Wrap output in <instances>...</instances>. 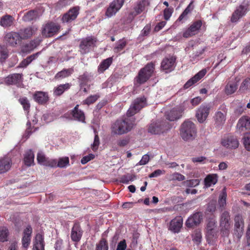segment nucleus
Instances as JSON below:
<instances>
[{"label":"nucleus","instance_id":"35","mask_svg":"<svg viewBox=\"0 0 250 250\" xmlns=\"http://www.w3.org/2000/svg\"><path fill=\"white\" fill-rule=\"evenodd\" d=\"M32 35L33 29L31 27H27L23 29H21L19 33H17V36H18L21 39L29 38Z\"/></svg>","mask_w":250,"mask_h":250},{"label":"nucleus","instance_id":"45","mask_svg":"<svg viewBox=\"0 0 250 250\" xmlns=\"http://www.w3.org/2000/svg\"><path fill=\"white\" fill-rule=\"evenodd\" d=\"M214 118L217 125L223 124L226 120L225 111L223 110V112L220 111L216 112Z\"/></svg>","mask_w":250,"mask_h":250},{"label":"nucleus","instance_id":"39","mask_svg":"<svg viewBox=\"0 0 250 250\" xmlns=\"http://www.w3.org/2000/svg\"><path fill=\"white\" fill-rule=\"evenodd\" d=\"M38 16V12L37 10H30L23 16L22 19L24 21H31L37 19Z\"/></svg>","mask_w":250,"mask_h":250},{"label":"nucleus","instance_id":"43","mask_svg":"<svg viewBox=\"0 0 250 250\" xmlns=\"http://www.w3.org/2000/svg\"><path fill=\"white\" fill-rule=\"evenodd\" d=\"M79 84L81 88L85 86L90 81V76L87 72H85L78 78Z\"/></svg>","mask_w":250,"mask_h":250},{"label":"nucleus","instance_id":"59","mask_svg":"<svg viewBox=\"0 0 250 250\" xmlns=\"http://www.w3.org/2000/svg\"><path fill=\"white\" fill-rule=\"evenodd\" d=\"M243 144L245 148L250 151V134L246 135L243 138Z\"/></svg>","mask_w":250,"mask_h":250},{"label":"nucleus","instance_id":"40","mask_svg":"<svg viewBox=\"0 0 250 250\" xmlns=\"http://www.w3.org/2000/svg\"><path fill=\"white\" fill-rule=\"evenodd\" d=\"M71 113V116L67 117L68 119L77 120L82 122L84 121L85 117L82 110H72Z\"/></svg>","mask_w":250,"mask_h":250},{"label":"nucleus","instance_id":"25","mask_svg":"<svg viewBox=\"0 0 250 250\" xmlns=\"http://www.w3.org/2000/svg\"><path fill=\"white\" fill-rule=\"evenodd\" d=\"M147 105V100L145 96H143L135 99L132 102L129 109H142Z\"/></svg>","mask_w":250,"mask_h":250},{"label":"nucleus","instance_id":"27","mask_svg":"<svg viewBox=\"0 0 250 250\" xmlns=\"http://www.w3.org/2000/svg\"><path fill=\"white\" fill-rule=\"evenodd\" d=\"M33 250H44V238L42 234H36L33 241Z\"/></svg>","mask_w":250,"mask_h":250},{"label":"nucleus","instance_id":"24","mask_svg":"<svg viewBox=\"0 0 250 250\" xmlns=\"http://www.w3.org/2000/svg\"><path fill=\"white\" fill-rule=\"evenodd\" d=\"M202 220V213L200 212H196L187 220L186 224L188 227H192L199 225Z\"/></svg>","mask_w":250,"mask_h":250},{"label":"nucleus","instance_id":"30","mask_svg":"<svg viewBox=\"0 0 250 250\" xmlns=\"http://www.w3.org/2000/svg\"><path fill=\"white\" fill-rule=\"evenodd\" d=\"M41 54V51L38 52L35 54L28 56L26 59H23L17 67V68H25L32 62L36 59Z\"/></svg>","mask_w":250,"mask_h":250},{"label":"nucleus","instance_id":"60","mask_svg":"<svg viewBox=\"0 0 250 250\" xmlns=\"http://www.w3.org/2000/svg\"><path fill=\"white\" fill-rule=\"evenodd\" d=\"M20 104L22 105L24 109H28L30 107V104L28 100L26 97L21 98L19 100Z\"/></svg>","mask_w":250,"mask_h":250},{"label":"nucleus","instance_id":"22","mask_svg":"<svg viewBox=\"0 0 250 250\" xmlns=\"http://www.w3.org/2000/svg\"><path fill=\"white\" fill-rule=\"evenodd\" d=\"M34 101L39 104L44 105L49 101V96L47 93L41 91H35L33 95Z\"/></svg>","mask_w":250,"mask_h":250},{"label":"nucleus","instance_id":"41","mask_svg":"<svg viewBox=\"0 0 250 250\" xmlns=\"http://www.w3.org/2000/svg\"><path fill=\"white\" fill-rule=\"evenodd\" d=\"M127 43V42L125 38L120 40L116 42V46L113 48L114 52L116 53L121 52L125 48Z\"/></svg>","mask_w":250,"mask_h":250},{"label":"nucleus","instance_id":"37","mask_svg":"<svg viewBox=\"0 0 250 250\" xmlns=\"http://www.w3.org/2000/svg\"><path fill=\"white\" fill-rule=\"evenodd\" d=\"M238 85L236 82L229 81L225 86V93L227 95H231L236 91Z\"/></svg>","mask_w":250,"mask_h":250},{"label":"nucleus","instance_id":"55","mask_svg":"<svg viewBox=\"0 0 250 250\" xmlns=\"http://www.w3.org/2000/svg\"><path fill=\"white\" fill-rule=\"evenodd\" d=\"M8 56L6 49L0 45V62H4Z\"/></svg>","mask_w":250,"mask_h":250},{"label":"nucleus","instance_id":"34","mask_svg":"<svg viewBox=\"0 0 250 250\" xmlns=\"http://www.w3.org/2000/svg\"><path fill=\"white\" fill-rule=\"evenodd\" d=\"M218 181V176L216 174H209L204 180L205 185L208 188L214 185Z\"/></svg>","mask_w":250,"mask_h":250},{"label":"nucleus","instance_id":"47","mask_svg":"<svg viewBox=\"0 0 250 250\" xmlns=\"http://www.w3.org/2000/svg\"><path fill=\"white\" fill-rule=\"evenodd\" d=\"M37 159L38 163L41 165L45 166L48 161V158L46 157L44 154L40 151L37 154Z\"/></svg>","mask_w":250,"mask_h":250},{"label":"nucleus","instance_id":"5","mask_svg":"<svg viewBox=\"0 0 250 250\" xmlns=\"http://www.w3.org/2000/svg\"><path fill=\"white\" fill-rule=\"evenodd\" d=\"M220 233L222 237H228L231 228L229 213L227 211L222 213L219 219Z\"/></svg>","mask_w":250,"mask_h":250},{"label":"nucleus","instance_id":"61","mask_svg":"<svg viewBox=\"0 0 250 250\" xmlns=\"http://www.w3.org/2000/svg\"><path fill=\"white\" fill-rule=\"evenodd\" d=\"M42 42V39L41 38L38 37L33 40L29 42L30 43V45L32 46V48L34 49L40 44Z\"/></svg>","mask_w":250,"mask_h":250},{"label":"nucleus","instance_id":"44","mask_svg":"<svg viewBox=\"0 0 250 250\" xmlns=\"http://www.w3.org/2000/svg\"><path fill=\"white\" fill-rule=\"evenodd\" d=\"M208 114V110H197L196 117L198 121L202 123L207 119Z\"/></svg>","mask_w":250,"mask_h":250},{"label":"nucleus","instance_id":"46","mask_svg":"<svg viewBox=\"0 0 250 250\" xmlns=\"http://www.w3.org/2000/svg\"><path fill=\"white\" fill-rule=\"evenodd\" d=\"M250 90V78H246L241 83L239 91L245 93L246 91Z\"/></svg>","mask_w":250,"mask_h":250},{"label":"nucleus","instance_id":"26","mask_svg":"<svg viewBox=\"0 0 250 250\" xmlns=\"http://www.w3.org/2000/svg\"><path fill=\"white\" fill-rule=\"evenodd\" d=\"M165 116L169 121H175L180 119L183 115V110H166Z\"/></svg>","mask_w":250,"mask_h":250},{"label":"nucleus","instance_id":"18","mask_svg":"<svg viewBox=\"0 0 250 250\" xmlns=\"http://www.w3.org/2000/svg\"><path fill=\"white\" fill-rule=\"evenodd\" d=\"M32 229L31 226H28L24 230L21 239L22 249L27 250L31 242V237Z\"/></svg>","mask_w":250,"mask_h":250},{"label":"nucleus","instance_id":"57","mask_svg":"<svg viewBox=\"0 0 250 250\" xmlns=\"http://www.w3.org/2000/svg\"><path fill=\"white\" fill-rule=\"evenodd\" d=\"M135 178L134 175H126L123 176L121 179V182L124 184H128L130 181H133Z\"/></svg>","mask_w":250,"mask_h":250},{"label":"nucleus","instance_id":"8","mask_svg":"<svg viewBox=\"0 0 250 250\" xmlns=\"http://www.w3.org/2000/svg\"><path fill=\"white\" fill-rule=\"evenodd\" d=\"M37 110H28L27 114L28 122L27 125L28 128L26 129L25 133L23 135V142L25 141L32 133L31 129L30 128L31 124L35 125L38 121L37 119Z\"/></svg>","mask_w":250,"mask_h":250},{"label":"nucleus","instance_id":"7","mask_svg":"<svg viewBox=\"0 0 250 250\" xmlns=\"http://www.w3.org/2000/svg\"><path fill=\"white\" fill-rule=\"evenodd\" d=\"M97 39L94 36H89L82 40L79 47L82 54L88 53L91 48L96 46Z\"/></svg>","mask_w":250,"mask_h":250},{"label":"nucleus","instance_id":"49","mask_svg":"<svg viewBox=\"0 0 250 250\" xmlns=\"http://www.w3.org/2000/svg\"><path fill=\"white\" fill-rule=\"evenodd\" d=\"M217 227V221L215 218H209L207 221L206 230L215 229Z\"/></svg>","mask_w":250,"mask_h":250},{"label":"nucleus","instance_id":"36","mask_svg":"<svg viewBox=\"0 0 250 250\" xmlns=\"http://www.w3.org/2000/svg\"><path fill=\"white\" fill-rule=\"evenodd\" d=\"M73 69L72 68L63 69L56 74L55 76V78L58 80H61L65 78L70 76L73 73Z\"/></svg>","mask_w":250,"mask_h":250},{"label":"nucleus","instance_id":"20","mask_svg":"<svg viewBox=\"0 0 250 250\" xmlns=\"http://www.w3.org/2000/svg\"><path fill=\"white\" fill-rule=\"evenodd\" d=\"M221 143L224 146L231 149L237 148L239 144L237 139L233 136H229L224 138Z\"/></svg>","mask_w":250,"mask_h":250},{"label":"nucleus","instance_id":"53","mask_svg":"<svg viewBox=\"0 0 250 250\" xmlns=\"http://www.w3.org/2000/svg\"><path fill=\"white\" fill-rule=\"evenodd\" d=\"M199 179H192L184 181L183 185L187 187H193L199 185Z\"/></svg>","mask_w":250,"mask_h":250},{"label":"nucleus","instance_id":"4","mask_svg":"<svg viewBox=\"0 0 250 250\" xmlns=\"http://www.w3.org/2000/svg\"><path fill=\"white\" fill-rule=\"evenodd\" d=\"M171 128V125L166 121L157 120L148 125L147 132L152 135H161L167 132Z\"/></svg>","mask_w":250,"mask_h":250},{"label":"nucleus","instance_id":"16","mask_svg":"<svg viewBox=\"0 0 250 250\" xmlns=\"http://www.w3.org/2000/svg\"><path fill=\"white\" fill-rule=\"evenodd\" d=\"M203 24L201 20L194 21L183 34V37L188 38L197 34Z\"/></svg>","mask_w":250,"mask_h":250},{"label":"nucleus","instance_id":"51","mask_svg":"<svg viewBox=\"0 0 250 250\" xmlns=\"http://www.w3.org/2000/svg\"><path fill=\"white\" fill-rule=\"evenodd\" d=\"M57 167L63 168L68 166L69 164V160L68 157H62L57 161Z\"/></svg>","mask_w":250,"mask_h":250},{"label":"nucleus","instance_id":"63","mask_svg":"<svg viewBox=\"0 0 250 250\" xmlns=\"http://www.w3.org/2000/svg\"><path fill=\"white\" fill-rule=\"evenodd\" d=\"M16 81V74L10 75L5 78V82L7 84H13Z\"/></svg>","mask_w":250,"mask_h":250},{"label":"nucleus","instance_id":"56","mask_svg":"<svg viewBox=\"0 0 250 250\" xmlns=\"http://www.w3.org/2000/svg\"><path fill=\"white\" fill-rule=\"evenodd\" d=\"M171 180L172 181H182L185 180V177L178 172H175L170 176Z\"/></svg>","mask_w":250,"mask_h":250},{"label":"nucleus","instance_id":"38","mask_svg":"<svg viewBox=\"0 0 250 250\" xmlns=\"http://www.w3.org/2000/svg\"><path fill=\"white\" fill-rule=\"evenodd\" d=\"M4 41L7 45L14 46L16 44V32L7 33L4 37Z\"/></svg>","mask_w":250,"mask_h":250},{"label":"nucleus","instance_id":"21","mask_svg":"<svg viewBox=\"0 0 250 250\" xmlns=\"http://www.w3.org/2000/svg\"><path fill=\"white\" fill-rule=\"evenodd\" d=\"M207 72L206 69H202L187 82L184 85V88L185 89H188L196 83L206 75Z\"/></svg>","mask_w":250,"mask_h":250},{"label":"nucleus","instance_id":"29","mask_svg":"<svg viewBox=\"0 0 250 250\" xmlns=\"http://www.w3.org/2000/svg\"><path fill=\"white\" fill-rule=\"evenodd\" d=\"M71 86L72 84L70 83H65L57 85L53 89V95L55 97L61 96L65 91L69 89Z\"/></svg>","mask_w":250,"mask_h":250},{"label":"nucleus","instance_id":"11","mask_svg":"<svg viewBox=\"0 0 250 250\" xmlns=\"http://www.w3.org/2000/svg\"><path fill=\"white\" fill-rule=\"evenodd\" d=\"M249 4L248 3L243 2L233 12L230 21L231 22H236L243 16L245 15L249 10Z\"/></svg>","mask_w":250,"mask_h":250},{"label":"nucleus","instance_id":"1","mask_svg":"<svg viewBox=\"0 0 250 250\" xmlns=\"http://www.w3.org/2000/svg\"><path fill=\"white\" fill-rule=\"evenodd\" d=\"M136 110H127L126 117L117 120L112 125V133L121 135L131 131L135 126L134 118L131 117L136 114Z\"/></svg>","mask_w":250,"mask_h":250},{"label":"nucleus","instance_id":"28","mask_svg":"<svg viewBox=\"0 0 250 250\" xmlns=\"http://www.w3.org/2000/svg\"><path fill=\"white\" fill-rule=\"evenodd\" d=\"M183 225V219L178 216L172 220L170 223L169 229L174 232H179Z\"/></svg>","mask_w":250,"mask_h":250},{"label":"nucleus","instance_id":"31","mask_svg":"<svg viewBox=\"0 0 250 250\" xmlns=\"http://www.w3.org/2000/svg\"><path fill=\"white\" fill-rule=\"evenodd\" d=\"M113 61V57H109L102 61L98 68V73H104L106 69H107L109 67V66L112 63Z\"/></svg>","mask_w":250,"mask_h":250},{"label":"nucleus","instance_id":"2","mask_svg":"<svg viewBox=\"0 0 250 250\" xmlns=\"http://www.w3.org/2000/svg\"><path fill=\"white\" fill-rule=\"evenodd\" d=\"M180 134L185 141H189L195 139L197 135L195 124L189 120H185L181 125Z\"/></svg>","mask_w":250,"mask_h":250},{"label":"nucleus","instance_id":"50","mask_svg":"<svg viewBox=\"0 0 250 250\" xmlns=\"http://www.w3.org/2000/svg\"><path fill=\"white\" fill-rule=\"evenodd\" d=\"M96 250H108V244L104 238H102L97 244Z\"/></svg>","mask_w":250,"mask_h":250},{"label":"nucleus","instance_id":"13","mask_svg":"<svg viewBox=\"0 0 250 250\" xmlns=\"http://www.w3.org/2000/svg\"><path fill=\"white\" fill-rule=\"evenodd\" d=\"M176 60L175 56L165 58L161 62V69L166 73L171 72L175 67Z\"/></svg>","mask_w":250,"mask_h":250},{"label":"nucleus","instance_id":"19","mask_svg":"<svg viewBox=\"0 0 250 250\" xmlns=\"http://www.w3.org/2000/svg\"><path fill=\"white\" fill-rule=\"evenodd\" d=\"M12 166V160L8 155L0 157V174L8 171Z\"/></svg>","mask_w":250,"mask_h":250},{"label":"nucleus","instance_id":"3","mask_svg":"<svg viewBox=\"0 0 250 250\" xmlns=\"http://www.w3.org/2000/svg\"><path fill=\"white\" fill-rule=\"evenodd\" d=\"M154 70V64L148 63L139 71L134 80V85L136 87L145 83L151 77Z\"/></svg>","mask_w":250,"mask_h":250},{"label":"nucleus","instance_id":"54","mask_svg":"<svg viewBox=\"0 0 250 250\" xmlns=\"http://www.w3.org/2000/svg\"><path fill=\"white\" fill-rule=\"evenodd\" d=\"M99 98L98 95H90L83 101V104L89 105L95 103Z\"/></svg>","mask_w":250,"mask_h":250},{"label":"nucleus","instance_id":"33","mask_svg":"<svg viewBox=\"0 0 250 250\" xmlns=\"http://www.w3.org/2000/svg\"><path fill=\"white\" fill-rule=\"evenodd\" d=\"M206 237L208 244H212L218 237L217 229L206 230Z\"/></svg>","mask_w":250,"mask_h":250},{"label":"nucleus","instance_id":"42","mask_svg":"<svg viewBox=\"0 0 250 250\" xmlns=\"http://www.w3.org/2000/svg\"><path fill=\"white\" fill-rule=\"evenodd\" d=\"M14 20V17L9 15H6L1 18L0 23L3 27H8L12 25Z\"/></svg>","mask_w":250,"mask_h":250},{"label":"nucleus","instance_id":"62","mask_svg":"<svg viewBox=\"0 0 250 250\" xmlns=\"http://www.w3.org/2000/svg\"><path fill=\"white\" fill-rule=\"evenodd\" d=\"M193 240L197 244L199 243L202 239V235L200 231H196L192 235Z\"/></svg>","mask_w":250,"mask_h":250},{"label":"nucleus","instance_id":"48","mask_svg":"<svg viewBox=\"0 0 250 250\" xmlns=\"http://www.w3.org/2000/svg\"><path fill=\"white\" fill-rule=\"evenodd\" d=\"M227 193L226 189L224 188L221 194L219 196L218 203L220 207L224 208L226 204Z\"/></svg>","mask_w":250,"mask_h":250},{"label":"nucleus","instance_id":"9","mask_svg":"<svg viewBox=\"0 0 250 250\" xmlns=\"http://www.w3.org/2000/svg\"><path fill=\"white\" fill-rule=\"evenodd\" d=\"M125 0H113L109 3L107 7L105 16L107 18H111L121 9L124 5Z\"/></svg>","mask_w":250,"mask_h":250},{"label":"nucleus","instance_id":"6","mask_svg":"<svg viewBox=\"0 0 250 250\" xmlns=\"http://www.w3.org/2000/svg\"><path fill=\"white\" fill-rule=\"evenodd\" d=\"M61 26L53 21H50L42 28V34L45 38H50L59 33Z\"/></svg>","mask_w":250,"mask_h":250},{"label":"nucleus","instance_id":"23","mask_svg":"<svg viewBox=\"0 0 250 250\" xmlns=\"http://www.w3.org/2000/svg\"><path fill=\"white\" fill-rule=\"evenodd\" d=\"M83 233V231L80 225L78 223H75L71 229L70 236L72 240L75 242H79L82 238Z\"/></svg>","mask_w":250,"mask_h":250},{"label":"nucleus","instance_id":"14","mask_svg":"<svg viewBox=\"0 0 250 250\" xmlns=\"http://www.w3.org/2000/svg\"><path fill=\"white\" fill-rule=\"evenodd\" d=\"M249 131H250V117L243 116L238 121L236 131L239 133H245Z\"/></svg>","mask_w":250,"mask_h":250},{"label":"nucleus","instance_id":"58","mask_svg":"<svg viewBox=\"0 0 250 250\" xmlns=\"http://www.w3.org/2000/svg\"><path fill=\"white\" fill-rule=\"evenodd\" d=\"M173 12L172 8H166L164 10V18L166 21H168L171 17Z\"/></svg>","mask_w":250,"mask_h":250},{"label":"nucleus","instance_id":"12","mask_svg":"<svg viewBox=\"0 0 250 250\" xmlns=\"http://www.w3.org/2000/svg\"><path fill=\"white\" fill-rule=\"evenodd\" d=\"M80 7L74 6L62 15L61 21L62 23H69L75 21L79 14Z\"/></svg>","mask_w":250,"mask_h":250},{"label":"nucleus","instance_id":"10","mask_svg":"<svg viewBox=\"0 0 250 250\" xmlns=\"http://www.w3.org/2000/svg\"><path fill=\"white\" fill-rule=\"evenodd\" d=\"M125 0H113L109 3L107 7L105 16L107 18H111L121 9L124 5Z\"/></svg>","mask_w":250,"mask_h":250},{"label":"nucleus","instance_id":"52","mask_svg":"<svg viewBox=\"0 0 250 250\" xmlns=\"http://www.w3.org/2000/svg\"><path fill=\"white\" fill-rule=\"evenodd\" d=\"M8 230L4 227L0 228V241L5 242L7 241V237L8 235Z\"/></svg>","mask_w":250,"mask_h":250},{"label":"nucleus","instance_id":"64","mask_svg":"<svg viewBox=\"0 0 250 250\" xmlns=\"http://www.w3.org/2000/svg\"><path fill=\"white\" fill-rule=\"evenodd\" d=\"M129 142V139L128 138H125L117 141V144L120 147H124L126 146Z\"/></svg>","mask_w":250,"mask_h":250},{"label":"nucleus","instance_id":"15","mask_svg":"<svg viewBox=\"0 0 250 250\" xmlns=\"http://www.w3.org/2000/svg\"><path fill=\"white\" fill-rule=\"evenodd\" d=\"M150 4L149 0H137L134 5L133 11L131 12L130 15L134 17L145 10L146 7Z\"/></svg>","mask_w":250,"mask_h":250},{"label":"nucleus","instance_id":"32","mask_svg":"<svg viewBox=\"0 0 250 250\" xmlns=\"http://www.w3.org/2000/svg\"><path fill=\"white\" fill-rule=\"evenodd\" d=\"M24 162L26 166L30 167L34 165V154L31 149H29L24 154Z\"/></svg>","mask_w":250,"mask_h":250},{"label":"nucleus","instance_id":"17","mask_svg":"<svg viewBox=\"0 0 250 250\" xmlns=\"http://www.w3.org/2000/svg\"><path fill=\"white\" fill-rule=\"evenodd\" d=\"M244 228V222L242 216L240 215H236L234 218V234L238 239L242 237Z\"/></svg>","mask_w":250,"mask_h":250}]
</instances>
